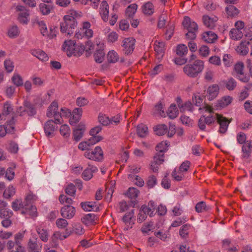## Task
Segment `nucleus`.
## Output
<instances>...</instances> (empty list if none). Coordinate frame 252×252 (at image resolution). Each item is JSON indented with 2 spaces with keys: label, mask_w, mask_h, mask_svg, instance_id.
<instances>
[{
  "label": "nucleus",
  "mask_w": 252,
  "mask_h": 252,
  "mask_svg": "<svg viewBox=\"0 0 252 252\" xmlns=\"http://www.w3.org/2000/svg\"><path fill=\"white\" fill-rule=\"evenodd\" d=\"M108 62L110 63H116L119 58L117 53L114 50L109 51L107 56Z\"/></svg>",
  "instance_id": "obj_36"
},
{
  "label": "nucleus",
  "mask_w": 252,
  "mask_h": 252,
  "mask_svg": "<svg viewBox=\"0 0 252 252\" xmlns=\"http://www.w3.org/2000/svg\"><path fill=\"white\" fill-rule=\"evenodd\" d=\"M76 210L74 207L67 205L61 209L62 216L67 219H70L74 217L75 214Z\"/></svg>",
  "instance_id": "obj_8"
},
{
  "label": "nucleus",
  "mask_w": 252,
  "mask_h": 252,
  "mask_svg": "<svg viewBox=\"0 0 252 252\" xmlns=\"http://www.w3.org/2000/svg\"><path fill=\"white\" fill-rule=\"evenodd\" d=\"M54 122L52 120L48 121L44 126V131L47 136L53 137L55 130V126L53 125Z\"/></svg>",
  "instance_id": "obj_16"
},
{
  "label": "nucleus",
  "mask_w": 252,
  "mask_h": 252,
  "mask_svg": "<svg viewBox=\"0 0 252 252\" xmlns=\"http://www.w3.org/2000/svg\"><path fill=\"white\" fill-rule=\"evenodd\" d=\"M188 52L187 46L183 44L178 45L176 48V54L180 57H183L187 55Z\"/></svg>",
  "instance_id": "obj_35"
},
{
  "label": "nucleus",
  "mask_w": 252,
  "mask_h": 252,
  "mask_svg": "<svg viewBox=\"0 0 252 252\" xmlns=\"http://www.w3.org/2000/svg\"><path fill=\"white\" fill-rule=\"evenodd\" d=\"M184 29L188 31H197L198 26L196 23L192 21L189 17L186 16L182 22Z\"/></svg>",
  "instance_id": "obj_10"
},
{
  "label": "nucleus",
  "mask_w": 252,
  "mask_h": 252,
  "mask_svg": "<svg viewBox=\"0 0 252 252\" xmlns=\"http://www.w3.org/2000/svg\"><path fill=\"white\" fill-rule=\"evenodd\" d=\"M97 170L95 166L89 164V166L83 172L82 178L85 180H89L93 177V173Z\"/></svg>",
  "instance_id": "obj_17"
},
{
  "label": "nucleus",
  "mask_w": 252,
  "mask_h": 252,
  "mask_svg": "<svg viewBox=\"0 0 252 252\" xmlns=\"http://www.w3.org/2000/svg\"><path fill=\"white\" fill-rule=\"evenodd\" d=\"M92 203L90 202H82L81 206L82 209L86 211H96V208L95 206H93L94 208H92Z\"/></svg>",
  "instance_id": "obj_54"
},
{
  "label": "nucleus",
  "mask_w": 252,
  "mask_h": 252,
  "mask_svg": "<svg viewBox=\"0 0 252 252\" xmlns=\"http://www.w3.org/2000/svg\"><path fill=\"white\" fill-rule=\"evenodd\" d=\"M154 6L152 3L148 2L143 6V11L145 14L151 15L154 13Z\"/></svg>",
  "instance_id": "obj_40"
},
{
  "label": "nucleus",
  "mask_w": 252,
  "mask_h": 252,
  "mask_svg": "<svg viewBox=\"0 0 252 252\" xmlns=\"http://www.w3.org/2000/svg\"><path fill=\"white\" fill-rule=\"evenodd\" d=\"M29 15L30 14L28 11L21 12L19 14L18 18V21L21 23L27 24L29 21Z\"/></svg>",
  "instance_id": "obj_45"
},
{
  "label": "nucleus",
  "mask_w": 252,
  "mask_h": 252,
  "mask_svg": "<svg viewBox=\"0 0 252 252\" xmlns=\"http://www.w3.org/2000/svg\"><path fill=\"white\" fill-rule=\"evenodd\" d=\"M32 54L36 57L40 61L46 62L49 59L48 55L45 52L40 50H34L32 51Z\"/></svg>",
  "instance_id": "obj_25"
},
{
  "label": "nucleus",
  "mask_w": 252,
  "mask_h": 252,
  "mask_svg": "<svg viewBox=\"0 0 252 252\" xmlns=\"http://www.w3.org/2000/svg\"><path fill=\"white\" fill-rule=\"evenodd\" d=\"M69 118L70 124L73 125L80 120L82 116V111H63Z\"/></svg>",
  "instance_id": "obj_9"
},
{
  "label": "nucleus",
  "mask_w": 252,
  "mask_h": 252,
  "mask_svg": "<svg viewBox=\"0 0 252 252\" xmlns=\"http://www.w3.org/2000/svg\"><path fill=\"white\" fill-rule=\"evenodd\" d=\"M105 53L103 50H98L94 54V60L96 63H101L104 58Z\"/></svg>",
  "instance_id": "obj_43"
},
{
  "label": "nucleus",
  "mask_w": 252,
  "mask_h": 252,
  "mask_svg": "<svg viewBox=\"0 0 252 252\" xmlns=\"http://www.w3.org/2000/svg\"><path fill=\"white\" fill-rule=\"evenodd\" d=\"M46 115L49 118H54V123L61 124L63 122L62 115L59 111H48Z\"/></svg>",
  "instance_id": "obj_26"
},
{
  "label": "nucleus",
  "mask_w": 252,
  "mask_h": 252,
  "mask_svg": "<svg viewBox=\"0 0 252 252\" xmlns=\"http://www.w3.org/2000/svg\"><path fill=\"white\" fill-rule=\"evenodd\" d=\"M139 190L135 188H129L126 192L127 196L131 199L135 198L138 196Z\"/></svg>",
  "instance_id": "obj_51"
},
{
  "label": "nucleus",
  "mask_w": 252,
  "mask_h": 252,
  "mask_svg": "<svg viewBox=\"0 0 252 252\" xmlns=\"http://www.w3.org/2000/svg\"><path fill=\"white\" fill-rule=\"evenodd\" d=\"M249 46L252 48V38L249 36L247 39L241 41L236 49L237 52L242 55H247L249 51Z\"/></svg>",
  "instance_id": "obj_6"
},
{
  "label": "nucleus",
  "mask_w": 252,
  "mask_h": 252,
  "mask_svg": "<svg viewBox=\"0 0 252 252\" xmlns=\"http://www.w3.org/2000/svg\"><path fill=\"white\" fill-rule=\"evenodd\" d=\"M232 98L229 96H224L218 101L217 106L223 108L229 105L232 102Z\"/></svg>",
  "instance_id": "obj_28"
},
{
  "label": "nucleus",
  "mask_w": 252,
  "mask_h": 252,
  "mask_svg": "<svg viewBox=\"0 0 252 252\" xmlns=\"http://www.w3.org/2000/svg\"><path fill=\"white\" fill-rule=\"evenodd\" d=\"M135 40L132 37L124 39L122 42L123 52L125 55H128L132 53L134 49Z\"/></svg>",
  "instance_id": "obj_5"
},
{
  "label": "nucleus",
  "mask_w": 252,
  "mask_h": 252,
  "mask_svg": "<svg viewBox=\"0 0 252 252\" xmlns=\"http://www.w3.org/2000/svg\"><path fill=\"white\" fill-rule=\"evenodd\" d=\"M169 143L167 141H162L156 146V150L158 153L163 154L167 150Z\"/></svg>",
  "instance_id": "obj_44"
},
{
  "label": "nucleus",
  "mask_w": 252,
  "mask_h": 252,
  "mask_svg": "<svg viewBox=\"0 0 252 252\" xmlns=\"http://www.w3.org/2000/svg\"><path fill=\"white\" fill-rule=\"evenodd\" d=\"M164 161V154L158 153L154 156L152 161L157 163L158 165L161 164Z\"/></svg>",
  "instance_id": "obj_53"
},
{
  "label": "nucleus",
  "mask_w": 252,
  "mask_h": 252,
  "mask_svg": "<svg viewBox=\"0 0 252 252\" xmlns=\"http://www.w3.org/2000/svg\"><path fill=\"white\" fill-rule=\"evenodd\" d=\"M40 11L44 15H48L53 8V4H46L41 3L39 5Z\"/></svg>",
  "instance_id": "obj_27"
},
{
  "label": "nucleus",
  "mask_w": 252,
  "mask_h": 252,
  "mask_svg": "<svg viewBox=\"0 0 252 252\" xmlns=\"http://www.w3.org/2000/svg\"><path fill=\"white\" fill-rule=\"evenodd\" d=\"M220 88L218 85L214 84L209 86L207 90V97L209 100H212L216 97L219 92Z\"/></svg>",
  "instance_id": "obj_13"
},
{
  "label": "nucleus",
  "mask_w": 252,
  "mask_h": 252,
  "mask_svg": "<svg viewBox=\"0 0 252 252\" xmlns=\"http://www.w3.org/2000/svg\"><path fill=\"white\" fill-rule=\"evenodd\" d=\"M72 231L76 235H80L84 234L85 230L82 225L79 223L74 224Z\"/></svg>",
  "instance_id": "obj_47"
},
{
  "label": "nucleus",
  "mask_w": 252,
  "mask_h": 252,
  "mask_svg": "<svg viewBox=\"0 0 252 252\" xmlns=\"http://www.w3.org/2000/svg\"><path fill=\"white\" fill-rule=\"evenodd\" d=\"M15 193V189L13 186H9L3 192V196L5 198H9L14 195Z\"/></svg>",
  "instance_id": "obj_52"
},
{
  "label": "nucleus",
  "mask_w": 252,
  "mask_h": 252,
  "mask_svg": "<svg viewBox=\"0 0 252 252\" xmlns=\"http://www.w3.org/2000/svg\"><path fill=\"white\" fill-rule=\"evenodd\" d=\"M56 225L59 228H64L68 225L67 220L64 219L60 218L56 220Z\"/></svg>",
  "instance_id": "obj_59"
},
{
  "label": "nucleus",
  "mask_w": 252,
  "mask_h": 252,
  "mask_svg": "<svg viewBox=\"0 0 252 252\" xmlns=\"http://www.w3.org/2000/svg\"><path fill=\"white\" fill-rule=\"evenodd\" d=\"M178 115V111H159V115L161 117H168L171 120L175 119L177 117Z\"/></svg>",
  "instance_id": "obj_33"
},
{
  "label": "nucleus",
  "mask_w": 252,
  "mask_h": 252,
  "mask_svg": "<svg viewBox=\"0 0 252 252\" xmlns=\"http://www.w3.org/2000/svg\"><path fill=\"white\" fill-rule=\"evenodd\" d=\"M29 252H41L42 244L37 241L36 238L34 240H30L28 243Z\"/></svg>",
  "instance_id": "obj_14"
},
{
  "label": "nucleus",
  "mask_w": 252,
  "mask_h": 252,
  "mask_svg": "<svg viewBox=\"0 0 252 252\" xmlns=\"http://www.w3.org/2000/svg\"><path fill=\"white\" fill-rule=\"evenodd\" d=\"M36 198L37 197L31 192H30L26 196L24 202L25 210H22V214L28 215L31 217H36L37 216L36 207L32 205Z\"/></svg>",
  "instance_id": "obj_4"
},
{
  "label": "nucleus",
  "mask_w": 252,
  "mask_h": 252,
  "mask_svg": "<svg viewBox=\"0 0 252 252\" xmlns=\"http://www.w3.org/2000/svg\"><path fill=\"white\" fill-rule=\"evenodd\" d=\"M14 131V125H0V137H4L7 133H13Z\"/></svg>",
  "instance_id": "obj_20"
},
{
  "label": "nucleus",
  "mask_w": 252,
  "mask_h": 252,
  "mask_svg": "<svg viewBox=\"0 0 252 252\" xmlns=\"http://www.w3.org/2000/svg\"><path fill=\"white\" fill-rule=\"evenodd\" d=\"M164 48V43L163 42H158L156 41L155 42V51L158 54H162Z\"/></svg>",
  "instance_id": "obj_49"
},
{
  "label": "nucleus",
  "mask_w": 252,
  "mask_h": 252,
  "mask_svg": "<svg viewBox=\"0 0 252 252\" xmlns=\"http://www.w3.org/2000/svg\"><path fill=\"white\" fill-rule=\"evenodd\" d=\"M167 126L164 124L158 125L154 127L156 134L161 136L165 134L167 131Z\"/></svg>",
  "instance_id": "obj_31"
},
{
  "label": "nucleus",
  "mask_w": 252,
  "mask_h": 252,
  "mask_svg": "<svg viewBox=\"0 0 252 252\" xmlns=\"http://www.w3.org/2000/svg\"><path fill=\"white\" fill-rule=\"evenodd\" d=\"M12 208L14 211H18L21 208L25 210V204L24 205L21 200L16 199L12 203Z\"/></svg>",
  "instance_id": "obj_50"
},
{
  "label": "nucleus",
  "mask_w": 252,
  "mask_h": 252,
  "mask_svg": "<svg viewBox=\"0 0 252 252\" xmlns=\"http://www.w3.org/2000/svg\"><path fill=\"white\" fill-rule=\"evenodd\" d=\"M60 132L64 138L69 137L70 134V128L67 125H62L60 128Z\"/></svg>",
  "instance_id": "obj_41"
},
{
  "label": "nucleus",
  "mask_w": 252,
  "mask_h": 252,
  "mask_svg": "<svg viewBox=\"0 0 252 252\" xmlns=\"http://www.w3.org/2000/svg\"><path fill=\"white\" fill-rule=\"evenodd\" d=\"M216 19L211 18L209 16L204 15L202 17L203 22L207 27L212 29L215 26V22L217 21Z\"/></svg>",
  "instance_id": "obj_32"
},
{
  "label": "nucleus",
  "mask_w": 252,
  "mask_h": 252,
  "mask_svg": "<svg viewBox=\"0 0 252 252\" xmlns=\"http://www.w3.org/2000/svg\"><path fill=\"white\" fill-rule=\"evenodd\" d=\"M98 119L99 122L103 126H107L111 122V120L109 117L102 113H100L99 114Z\"/></svg>",
  "instance_id": "obj_46"
},
{
  "label": "nucleus",
  "mask_w": 252,
  "mask_h": 252,
  "mask_svg": "<svg viewBox=\"0 0 252 252\" xmlns=\"http://www.w3.org/2000/svg\"><path fill=\"white\" fill-rule=\"evenodd\" d=\"M85 130V126L83 124H80L77 128L73 132V140L78 142L82 137L83 133Z\"/></svg>",
  "instance_id": "obj_12"
},
{
  "label": "nucleus",
  "mask_w": 252,
  "mask_h": 252,
  "mask_svg": "<svg viewBox=\"0 0 252 252\" xmlns=\"http://www.w3.org/2000/svg\"><path fill=\"white\" fill-rule=\"evenodd\" d=\"M102 139V137L99 136H92L87 141L89 146L95 144L96 143L99 142Z\"/></svg>",
  "instance_id": "obj_62"
},
{
  "label": "nucleus",
  "mask_w": 252,
  "mask_h": 252,
  "mask_svg": "<svg viewBox=\"0 0 252 252\" xmlns=\"http://www.w3.org/2000/svg\"><path fill=\"white\" fill-rule=\"evenodd\" d=\"M36 230L40 239L44 242H47L49 238L48 230L43 228L41 226H37L36 227Z\"/></svg>",
  "instance_id": "obj_22"
},
{
  "label": "nucleus",
  "mask_w": 252,
  "mask_h": 252,
  "mask_svg": "<svg viewBox=\"0 0 252 252\" xmlns=\"http://www.w3.org/2000/svg\"><path fill=\"white\" fill-rule=\"evenodd\" d=\"M59 201L62 204L65 203L69 205L73 203V200L71 198L68 197L64 194H61L60 195Z\"/></svg>",
  "instance_id": "obj_57"
},
{
  "label": "nucleus",
  "mask_w": 252,
  "mask_h": 252,
  "mask_svg": "<svg viewBox=\"0 0 252 252\" xmlns=\"http://www.w3.org/2000/svg\"><path fill=\"white\" fill-rule=\"evenodd\" d=\"M91 24L89 22H84L82 24V29H81V31L83 32V33L85 35V36L87 38H90L93 37L94 32L91 28Z\"/></svg>",
  "instance_id": "obj_18"
},
{
  "label": "nucleus",
  "mask_w": 252,
  "mask_h": 252,
  "mask_svg": "<svg viewBox=\"0 0 252 252\" xmlns=\"http://www.w3.org/2000/svg\"><path fill=\"white\" fill-rule=\"evenodd\" d=\"M5 121V125H14L13 111H1L0 113V124Z\"/></svg>",
  "instance_id": "obj_7"
},
{
  "label": "nucleus",
  "mask_w": 252,
  "mask_h": 252,
  "mask_svg": "<svg viewBox=\"0 0 252 252\" xmlns=\"http://www.w3.org/2000/svg\"><path fill=\"white\" fill-rule=\"evenodd\" d=\"M157 184V179L154 175L149 176L146 182V184L149 188H152Z\"/></svg>",
  "instance_id": "obj_60"
},
{
  "label": "nucleus",
  "mask_w": 252,
  "mask_h": 252,
  "mask_svg": "<svg viewBox=\"0 0 252 252\" xmlns=\"http://www.w3.org/2000/svg\"><path fill=\"white\" fill-rule=\"evenodd\" d=\"M137 9V5L135 3L131 4L126 9V14L127 17L130 18L133 17Z\"/></svg>",
  "instance_id": "obj_37"
},
{
  "label": "nucleus",
  "mask_w": 252,
  "mask_h": 252,
  "mask_svg": "<svg viewBox=\"0 0 252 252\" xmlns=\"http://www.w3.org/2000/svg\"><path fill=\"white\" fill-rule=\"evenodd\" d=\"M203 68V62L197 60H195L193 63L185 65L183 68V71L188 76L195 78L202 71Z\"/></svg>",
  "instance_id": "obj_3"
},
{
  "label": "nucleus",
  "mask_w": 252,
  "mask_h": 252,
  "mask_svg": "<svg viewBox=\"0 0 252 252\" xmlns=\"http://www.w3.org/2000/svg\"><path fill=\"white\" fill-rule=\"evenodd\" d=\"M207 206L204 201H200L196 204L195 209L197 213L203 212L206 210Z\"/></svg>",
  "instance_id": "obj_55"
},
{
  "label": "nucleus",
  "mask_w": 252,
  "mask_h": 252,
  "mask_svg": "<svg viewBox=\"0 0 252 252\" xmlns=\"http://www.w3.org/2000/svg\"><path fill=\"white\" fill-rule=\"evenodd\" d=\"M225 11L229 17L231 18L237 16L239 13V10L233 5H228L225 8Z\"/></svg>",
  "instance_id": "obj_29"
},
{
  "label": "nucleus",
  "mask_w": 252,
  "mask_h": 252,
  "mask_svg": "<svg viewBox=\"0 0 252 252\" xmlns=\"http://www.w3.org/2000/svg\"><path fill=\"white\" fill-rule=\"evenodd\" d=\"M69 15H66L63 17V20L60 24V30L62 33L71 35L77 26V22L73 16L76 12L74 10H70Z\"/></svg>",
  "instance_id": "obj_2"
},
{
  "label": "nucleus",
  "mask_w": 252,
  "mask_h": 252,
  "mask_svg": "<svg viewBox=\"0 0 252 252\" xmlns=\"http://www.w3.org/2000/svg\"><path fill=\"white\" fill-rule=\"evenodd\" d=\"M172 176L174 179L177 181H182L184 177V175L182 172H180V170H179L177 172L176 170H174L172 172Z\"/></svg>",
  "instance_id": "obj_61"
},
{
  "label": "nucleus",
  "mask_w": 252,
  "mask_h": 252,
  "mask_svg": "<svg viewBox=\"0 0 252 252\" xmlns=\"http://www.w3.org/2000/svg\"><path fill=\"white\" fill-rule=\"evenodd\" d=\"M176 102L179 109H183V110H191L193 108V105L190 101H186L183 103L182 99L180 96L177 97Z\"/></svg>",
  "instance_id": "obj_21"
},
{
  "label": "nucleus",
  "mask_w": 252,
  "mask_h": 252,
  "mask_svg": "<svg viewBox=\"0 0 252 252\" xmlns=\"http://www.w3.org/2000/svg\"><path fill=\"white\" fill-rule=\"evenodd\" d=\"M136 132L139 137H144L148 134V127L143 124L139 125L137 127Z\"/></svg>",
  "instance_id": "obj_34"
},
{
  "label": "nucleus",
  "mask_w": 252,
  "mask_h": 252,
  "mask_svg": "<svg viewBox=\"0 0 252 252\" xmlns=\"http://www.w3.org/2000/svg\"><path fill=\"white\" fill-rule=\"evenodd\" d=\"M12 81L17 87H20L23 85V80L22 78L18 74L13 75L12 77Z\"/></svg>",
  "instance_id": "obj_48"
},
{
  "label": "nucleus",
  "mask_w": 252,
  "mask_h": 252,
  "mask_svg": "<svg viewBox=\"0 0 252 252\" xmlns=\"http://www.w3.org/2000/svg\"><path fill=\"white\" fill-rule=\"evenodd\" d=\"M4 67L7 72H11L14 68L13 62L10 60H6L4 63Z\"/></svg>",
  "instance_id": "obj_63"
},
{
  "label": "nucleus",
  "mask_w": 252,
  "mask_h": 252,
  "mask_svg": "<svg viewBox=\"0 0 252 252\" xmlns=\"http://www.w3.org/2000/svg\"><path fill=\"white\" fill-rule=\"evenodd\" d=\"M94 156L95 161H100L103 158V151L100 147H96L94 151H92Z\"/></svg>",
  "instance_id": "obj_39"
},
{
  "label": "nucleus",
  "mask_w": 252,
  "mask_h": 252,
  "mask_svg": "<svg viewBox=\"0 0 252 252\" xmlns=\"http://www.w3.org/2000/svg\"><path fill=\"white\" fill-rule=\"evenodd\" d=\"M174 31V26L173 25L168 26L165 33L166 40H169L172 37Z\"/></svg>",
  "instance_id": "obj_56"
},
{
  "label": "nucleus",
  "mask_w": 252,
  "mask_h": 252,
  "mask_svg": "<svg viewBox=\"0 0 252 252\" xmlns=\"http://www.w3.org/2000/svg\"><path fill=\"white\" fill-rule=\"evenodd\" d=\"M217 121L220 125L219 132L220 133H225L227 130L229 124L232 119H228L222 115L214 113V111H208L207 114L202 115L198 120V126L200 129L204 130L206 128V124L209 126Z\"/></svg>",
  "instance_id": "obj_1"
},
{
  "label": "nucleus",
  "mask_w": 252,
  "mask_h": 252,
  "mask_svg": "<svg viewBox=\"0 0 252 252\" xmlns=\"http://www.w3.org/2000/svg\"><path fill=\"white\" fill-rule=\"evenodd\" d=\"M133 216V210H132L130 212L126 213L123 218V220L127 226V230L131 228L132 224L134 223L132 220Z\"/></svg>",
  "instance_id": "obj_23"
},
{
  "label": "nucleus",
  "mask_w": 252,
  "mask_h": 252,
  "mask_svg": "<svg viewBox=\"0 0 252 252\" xmlns=\"http://www.w3.org/2000/svg\"><path fill=\"white\" fill-rule=\"evenodd\" d=\"M75 192L76 188L75 186L72 184H70L68 185L65 189V193L69 195L73 196L75 195Z\"/></svg>",
  "instance_id": "obj_58"
},
{
  "label": "nucleus",
  "mask_w": 252,
  "mask_h": 252,
  "mask_svg": "<svg viewBox=\"0 0 252 252\" xmlns=\"http://www.w3.org/2000/svg\"><path fill=\"white\" fill-rule=\"evenodd\" d=\"M218 38V36L212 31L204 32L202 36V39L207 43H213Z\"/></svg>",
  "instance_id": "obj_19"
},
{
  "label": "nucleus",
  "mask_w": 252,
  "mask_h": 252,
  "mask_svg": "<svg viewBox=\"0 0 252 252\" xmlns=\"http://www.w3.org/2000/svg\"><path fill=\"white\" fill-rule=\"evenodd\" d=\"M109 5L106 1L103 0L101 4L100 8V14L102 20L107 22L108 19Z\"/></svg>",
  "instance_id": "obj_15"
},
{
  "label": "nucleus",
  "mask_w": 252,
  "mask_h": 252,
  "mask_svg": "<svg viewBox=\"0 0 252 252\" xmlns=\"http://www.w3.org/2000/svg\"><path fill=\"white\" fill-rule=\"evenodd\" d=\"M243 157L248 158L252 151V141H247L242 147Z\"/></svg>",
  "instance_id": "obj_24"
},
{
  "label": "nucleus",
  "mask_w": 252,
  "mask_h": 252,
  "mask_svg": "<svg viewBox=\"0 0 252 252\" xmlns=\"http://www.w3.org/2000/svg\"><path fill=\"white\" fill-rule=\"evenodd\" d=\"M236 86V82L232 78H230L226 84V87L229 90H233Z\"/></svg>",
  "instance_id": "obj_64"
},
{
  "label": "nucleus",
  "mask_w": 252,
  "mask_h": 252,
  "mask_svg": "<svg viewBox=\"0 0 252 252\" xmlns=\"http://www.w3.org/2000/svg\"><path fill=\"white\" fill-rule=\"evenodd\" d=\"M19 30L16 25L10 27L8 31L7 35L10 38H15L18 36Z\"/></svg>",
  "instance_id": "obj_42"
},
{
  "label": "nucleus",
  "mask_w": 252,
  "mask_h": 252,
  "mask_svg": "<svg viewBox=\"0 0 252 252\" xmlns=\"http://www.w3.org/2000/svg\"><path fill=\"white\" fill-rule=\"evenodd\" d=\"M229 35L231 39L238 40L243 37L242 32L238 29H232L230 31Z\"/></svg>",
  "instance_id": "obj_38"
},
{
  "label": "nucleus",
  "mask_w": 252,
  "mask_h": 252,
  "mask_svg": "<svg viewBox=\"0 0 252 252\" xmlns=\"http://www.w3.org/2000/svg\"><path fill=\"white\" fill-rule=\"evenodd\" d=\"M96 220V217L94 214H88L85 215L82 218V221L85 224L88 225L95 223V220Z\"/></svg>",
  "instance_id": "obj_30"
},
{
  "label": "nucleus",
  "mask_w": 252,
  "mask_h": 252,
  "mask_svg": "<svg viewBox=\"0 0 252 252\" xmlns=\"http://www.w3.org/2000/svg\"><path fill=\"white\" fill-rule=\"evenodd\" d=\"M76 45L74 41L71 40L65 41L63 46V49L66 52L68 57H70L72 56V53H74L73 51Z\"/></svg>",
  "instance_id": "obj_11"
}]
</instances>
